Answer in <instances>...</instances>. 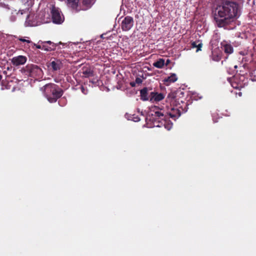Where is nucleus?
<instances>
[{
    "label": "nucleus",
    "mask_w": 256,
    "mask_h": 256,
    "mask_svg": "<svg viewBox=\"0 0 256 256\" xmlns=\"http://www.w3.org/2000/svg\"><path fill=\"white\" fill-rule=\"evenodd\" d=\"M238 10V5L232 0H221L213 12L214 19L218 28H225L234 22Z\"/></svg>",
    "instance_id": "nucleus-1"
},
{
    "label": "nucleus",
    "mask_w": 256,
    "mask_h": 256,
    "mask_svg": "<svg viewBox=\"0 0 256 256\" xmlns=\"http://www.w3.org/2000/svg\"><path fill=\"white\" fill-rule=\"evenodd\" d=\"M166 102L170 103V106H167L168 111L165 112L164 110L160 109L158 106L154 108L153 112L154 114H152V118L154 120V124L156 123V122H160L162 125L164 124L166 120L170 117L174 120H176L181 114V110H182V106H180L179 102L176 98V94L174 92L170 93L166 98Z\"/></svg>",
    "instance_id": "nucleus-2"
},
{
    "label": "nucleus",
    "mask_w": 256,
    "mask_h": 256,
    "mask_svg": "<svg viewBox=\"0 0 256 256\" xmlns=\"http://www.w3.org/2000/svg\"><path fill=\"white\" fill-rule=\"evenodd\" d=\"M44 94L50 103L56 102L64 94V90L58 85L48 84L44 86Z\"/></svg>",
    "instance_id": "nucleus-3"
},
{
    "label": "nucleus",
    "mask_w": 256,
    "mask_h": 256,
    "mask_svg": "<svg viewBox=\"0 0 256 256\" xmlns=\"http://www.w3.org/2000/svg\"><path fill=\"white\" fill-rule=\"evenodd\" d=\"M21 72L24 75L33 78H41L43 74L42 70L34 64H27L21 70Z\"/></svg>",
    "instance_id": "nucleus-4"
},
{
    "label": "nucleus",
    "mask_w": 256,
    "mask_h": 256,
    "mask_svg": "<svg viewBox=\"0 0 256 256\" xmlns=\"http://www.w3.org/2000/svg\"><path fill=\"white\" fill-rule=\"evenodd\" d=\"M51 14L52 22L54 24H60L64 20V18L62 16L59 8L53 6L51 8Z\"/></svg>",
    "instance_id": "nucleus-5"
},
{
    "label": "nucleus",
    "mask_w": 256,
    "mask_h": 256,
    "mask_svg": "<svg viewBox=\"0 0 256 256\" xmlns=\"http://www.w3.org/2000/svg\"><path fill=\"white\" fill-rule=\"evenodd\" d=\"M134 19L130 16H126L122 20L121 28L123 31L129 30L134 25Z\"/></svg>",
    "instance_id": "nucleus-6"
},
{
    "label": "nucleus",
    "mask_w": 256,
    "mask_h": 256,
    "mask_svg": "<svg viewBox=\"0 0 256 256\" xmlns=\"http://www.w3.org/2000/svg\"><path fill=\"white\" fill-rule=\"evenodd\" d=\"M27 60V58L25 56H14L12 59V62L16 66L24 64Z\"/></svg>",
    "instance_id": "nucleus-7"
},
{
    "label": "nucleus",
    "mask_w": 256,
    "mask_h": 256,
    "mask_svg": "<svg viewBox=\"0 0 256 256\" xmlns=\"http://www.w3.org/2000/svg\"><path fill=\"white\" fill-rule=\"evenodd\" d=\"M164 98V96L162 93L157 92H152L150 96V102H160Z\"/></svg>",
    "instance_id": "nucleus-8"
},
{
    "label": "nucleus",
    "mask_w": 256,
    "mask_h": 256,
    "mask_svg": "<svg viewBox=\"0 0 256 256\" xmlns=\"http://www.w3.org/2000/svg\"><path fill=\"white\" fill-rule=\"evenodd\" d=\"M49 66L52 68V70L56 71L62 68V64L60 60L54 59L50 63Z\"/></svg>",
    "instance_id": "nucleus-9"
},
{
    "label": "nucleus",
    "mask_w": 256,
    "mask_h": 256,
    "mask_svg": "<svg viewBox=\"0 0 256 256\" xmlns=\"http://www.w3.org/2000/svg\"><path fill=\"white\" fill-rule=\"evenodd\" d=\"M222 48L227 54H231L234 52V48L232 44H228L226 42H223L221 43Z\"/></svg>",
    "instance_id": "nucleus-10"
},
{
    "label": "nucleus",
    "mask_w": 256,
    "mask_h": 256,
    "mask_svg": "<svg viewBox=\"0 0 256 256\" xmlns=\"http://www.w3.org/2000/svg\"><path fill=\"white\" fill-rule=\"evenodd\" d=\"M80 0H67L68 6L70 7L72 10L76 12L80 10L78 8V4Z\"/></svg>",
    "instance_id": "nucleus-11"
},
{
    "label": "nucleus",
    "mask_w": 256,
    "mask_h": 256,
    "mask_svg": "<svg viewBox=\"0 0 256 256\" xmlns=\"http://www.w3.org/2000/svg\"><path fill=\"white\" fill-rule=\"evenodd\" d=\"M178 80V77L175 74H171L170 76L165 78L164 80V83L166 86L169 85L170 84Z\"/></svg>",
    "instance_id": "nucleus-12"
},
{
    "label": "nucleus",
    "mask_w": 256,
    "mask_h": 256,
    "mask_svg": "<svg viewBox=\"0 0 256 256\" xmlns=\"http://www.w3.org/2000/svg\"><path fill=\"white\" fill-rule=\"evenodd\" d=\"M82 73L85 78H89L94 75V71L90 68H82Z\"/></svg>",
    "instance_id": "nucleus-13"
},
{
    "label": "nucleus",
    "mask_w": 256,
    "mask_h": 256,
    "mask_svg": "<svg viewBox=\"0 0 256 256\" xmlns=\"http://www.w3.org/2000/svg\"><path fill=\"white\" fill-rule=\"evenodd\" d=\"M140 98L142 100L146 101L150 100V98L148 96V88H144L140 90Z\"/></svg>",
    "instance_id": "nucleus-14"
},
{
    "label": "nucleus",
    "mask_w": 256,
    "mask_h": 256,
    "mask_svg": "<svg viewBox=\"0 0 256 256\" xmlns=\"http://www.w3.org/2000/svg\"><path fill=\"white\" fill-rule=\"evenodd\" d=\"M34 46H36V48L38 49H42L46 51H50L54 50V48L52 47H48V46H46V44H42V46L40 44H33Z\"/></svg>",
    "instance_id": "nucleus-15"
},
{
    "label": "nucleus",
    "mask_w": 256,
    "mask_h": 256,
    "mask_svg": "<svg viewBox=\"0 0 256 256\" xmlns=\"http://www.w3.org/2000/svg\"><path fill=\"white\" fill-rule=\"evenodd\" d=\"M164 65V60L163 58H160L153 64V66L157 68H162Z\"/></svg>",
    "instance_id": "nucleus-16"
},
{
    "label": "nucleus",
    "mask_w": 256,
    "mask_h": 256,
    "mask_svg": "<svg viewBox=\"0 0 256 256\" xmlns=\"http://www.w3.org/2000/svg\"><path fill=\"white\" fill-rule=\"evenodd\" d=\"M191 45L192 48H197L196 52H198L199 50H201V48L202 47V44L201 42H192Z\"/></svg>",
    "instance_id": "nucleus-17"
},
{
    "label": "nucleus",
    "mask_w": 256,
    "mask_h": 256,
    "mask_svg": "<svg viewBox=\"0 0 256 256\" xmlns=\"http://www.w3.org/2000/svg\"><path fill=\"white\" fill-rule=\"evenodd\" d=\"M94 3V0H83L82 4L87 8H90Z\"/></svg>",
    "instance_id": "nucleus-18"
},
{
    "label": "nucleus",
    "mask_w": 256,
    "mask_h": 256,
    "mask_svg": "<svg viewBox=\"0 0 256 256\" xmlns=\"http://www.w3.org/2000/svg\"><path fill=\"white\" fill-rule=\"evenodd\" d=\"M42 43L44 44H46V46H48L47 44H49L50 46H48V47H52V48H54V50L56 48V45L52 42L50 41H46V42H42Z\"/></svg>",
    "instance_id": "nucleus-19"
},
{
    "label": "nucleus",
    "mask_w": 256,
    "mask_h": 256,
    "mask_svg": "<svg viewBox=\"0 0 256 256\" xmlns=\"http://www.w3.org/2000/svg\"><path fill=\"white\" fill-rule=\"evenodd\" d=\"M212 59L216 62H218L220 60V56L218 55H215L214 52L212 53Z\"/></svg>",
    "instance_id": "nucleus-20"
},
{
    "label": "nucleus",
    "mask_w": 256,
    "mask_h": 256,
    "mask_svg": "<svg viewBox=\"0 0 256 256\" xmlns=\"http://www.w3.org/2000/svg\"><path fill=\"white\" fill-rule=\"evenodd\" d=\"M150 120H152L153 124H154V119H153L152 116V118H150ZM154 126H158V127H160L162 126L161 123L160 122H158V121L156 122V123L155 124V125L154 124ZM163 125H164V124H163ZM164 126H165V124H164ZM164 128H166V126H164Z\"/></svg>",
    "instance_id": "nucleus-21"
},
{
    "label": "nucleus",
    "mask_w": 256,
    "mask_h": 256,
    "mask_svg": "<svg viewBox=\"0 0 256 256\" xmlns=\"http://www.w3.org/2000/svg\"><path fill=\"white\" fill-rule=\"evenodd\" d=\"M18 40L22 42H26L27 43H32V41L28 40L23 38H19Z\"/></svg>",
    "instance_id": "nucleus-22"
},
{
    "label": "nucleus",
    "mask_w": 256,
    "mask_h": 256,
    "mask_svg": "<svg viewBox=\"0 0 256 256\" xmlns=\"http://www.w3.org/2000/svg\"><path fill=\"white\" fill-rule=\"evenodd\" d=\"M142 82V80L141 78L137 77L136 78L135 82L138 84H141Z\"/></svg>",
    "instance_id": "nucleus-23"
},
{
    "label": "nucleus",
    "mask_w": 256,
    "mask_h": 256,
    "mask_svg": "<svg viewBox=\"0 0 256 256\" xmlns=\"http://www.w3.org/2000/svg\"><path fill=\"white\" fill-rule=\"evenodd\" d=\"M80 88H81L82 92L84 94H86V93L85 92V89H84V87L83 86H82Z\"/></svg>",
    "instance_id": "nucleus-24"
},
{
    "label": "nucleus",
    "mask_w": 256,
    "mask_h": 256,
    "mask_svg": "<svg viewBox=\"0 0 256 256\" xmlns=\"http://www.w3.org/2000/svg\"><path fill=\"white\" fill-rule=\"evenodd\" d=\"M170 60H168H168H167L166 62V66H168V64L170 63Z\"/></svg>",
    "instance_id": "nucleus-25"
},
{
    "label": "nucleus",
    "mask_w": 256,
    "mask_h": 256,
    "mask_svg": "<svg viewBox=\"0 0 256 256\" xmlns=\"http://www.w3.org/2000/svg\"><path fill=\"white\" fill-rule=\"evenodd\" d=\"M130 85L132 86H135V83L134 82H131L130 83Z\"/></svg>",
    "instance_id": "nucleus-26"
},
{
    "label": "nucleus",
    "mask_w": 256,
    "mask_h": 256,
    "mask_svg": "<svg viewBox=\"0 0 256 256\" xmlns=\"http://www.w3.org/2000/svg\"><path fill=\"white\" fill-rule=\"evenodd\" d=\"M2 78V76L0 74V80H1Z\"/></svg>",
    "instance_id": "nucleus-27"
},
{
    "label": "nucleus",
    "mask_w": 256,
    "mask_h": 256,
    "mask_svg": "<svg viewBox=\"0 0 256 256\" xmlns=\"http://www.w3.org/2000/svg\"><path fill=\"white\" fill-rule=\"evenodd\" d=\"M4 74H6V71H4Z\"/></svg>",
    "instance_id": "nucleus-28"
},
{
    "label": "nucleus",
    "mask_w": 256,
    "mask_h": 256,
    "mask_svg": "<svg viewBox=\"0 0 256 256\" xmlns=\"http://www.w3.org/2000/svg\"><path fill=\"white\" fill-rule=\"evenodd\" d=\"M237 68V66H234V68Z\"/></svg>",
    "instance_id": "nucleus-29"
},
{
    "label": "nucleus",
    "mask_w": 256,
    "mask_h": 256,
    "mask_svg": "<svg viewBox=\"0 0 256 256\" xmlns=\"http://www.w3.org/2000/svg\"><path fill=\"white\" fill-rule=\"evenodd\" d=\"M140 120V118H138V120H136V121H139Z\"/></svg>",
    "instance_id": "nucleus-30"
},
{
    "label": "nucleus",
    "mask_w": 256,
    "mask_h": 256,
    "mask_svg": "<svg viewBox=\"0 0 256 256\" xmlns=\"http://www.w3.org/2000/svg\"><path fill=\"white\" fill-rule=\"evenodd\" d=\"M214 122H216V120H213Z\"/></svg>",
    "instance_id": "nucleus-31"
},
{
    "label": "nucleus",
    "mask_w": 256,
    "mask_h": 256,
    "mask_svg": "<svg viewBox=\"0 0 256 256\" xmlns=\"http://www.w3.org/2000/svg\"><path fill=\"white\" fill-rule=\"evenodd\" d=\"M7 69L8 70L10 69L9 67H8Z\"/></svg>",
    "instance_id": "nucleus-32"
}]
</instances>
